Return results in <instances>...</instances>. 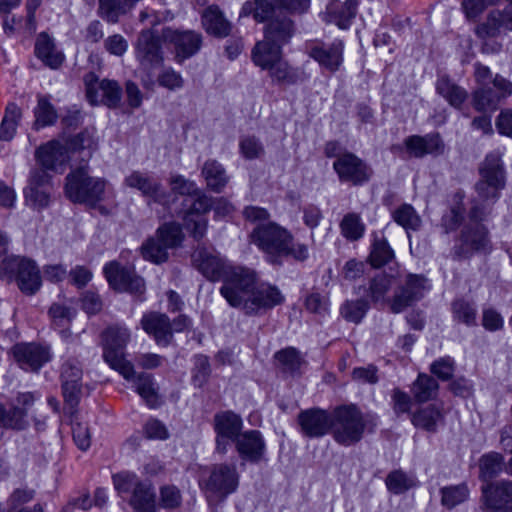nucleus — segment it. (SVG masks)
<instances>
[{"label": "nucleus", "mask_w": 512, "mask_h": 512, "mask_svg": "<svg viewBox=\"0 0 512 512\" xmlns=\"http://www.w3.org/2000/svg\"><path fill=\"white\" fill-rule=\"evenodd\" d=\"M302 432L311 438L322 437L331 431V415L325 410L309 409L298 416Z\"/></svg>", "instance_id": "nucleus-23"}, {"label": "nucleus", "mask_w": 512, "mask_h": 512, "mask_svg": "<svg viewBox=\"0 0 512 512\" xmlns=\"http://www.w3.org/2000/svg\"><path fill=\"white\" fill-rule=\"evenodd\" d=\"M86 97L92 105L103 104L109 108H116L122 98V89L114 80L99 78L92 72L84 76Z\"/></svg>", "instance_id": "nucleus-12"}, {"label": "nucleus", "mask_w": 512, "mask_h": 512, "mask_svg": "<svg viewBox=\"0 0 512 512\" xmlns=\"http://www.w3.org/2000/svg\"><path fill=\"white\" fill-rule=\"evenodd\" d=\"M386 486L390 492L401 494L416 486V479L402 470H394L387 475Z\"/></svg>", "instance_id": "nucleus-48"}, {"label": "nucleus", "mask_w": 512, "mask_h": 512, "mask_svg": "<svg viewBox=\"0 0 512 512\" xmlns=\"http://www.w3.org/2000/svg\"><path fill=\"white\" fill-rule=\"evenodd\" d=\"M215 430L217 432L216 444L217 450L221 453L226 452V446L229 440L240 435L242 428L241 418L232 412H222L215 416Z\"/></svg>", "instance_id": "nucleus-22"}, {"label": "nucleus", "mask_w": 512, "mask_h": 512, "mask_svg": "<svg viewBox=\"0 0 512 512\" xmlns=\"http://www.w3.org/2000/svg\"><path fill=\"white\" fill-rule=\"evenodd\" d=\"M138 0H99V10L103 18L115 23L120 15L131 10Z\"/></svg>", "instance_id": "nucleus-38"}, {"label": "nucleus", "mask_w": 512, "mask_h": 512, "mask_svg": "<svg viewBox=\"0 0 512 512\" xmlns=\"http://www.w3.org/2000/svg\"><path fill=\"white\" fill-rule=\"evenodd\" d=\"M106 181L89 175L85 167L77 168L66 176L65 194L75 203L95 205L103 199Z\"/></svg>", "instance_id": "nucleus-6"}, {"label": "nucleus", "mask_w": 512, "mask_h": 512, "mask_svg": "<svg viewBox=\"0 0 512 512\" xmlns=\"http://www.w3.org/2000/svg\"><path fill=\"white\" fill-rule=\"evenodd\" d=\"M193 266L208 280H222L225 285L229 274L236 268L214 250L198 247L192 254Z\"/></svg>", "instance_id": "nucleus-10"}, {"label": "nucleus", "mask_w": 512, "mask_h": 512, "mask_svg": "<svg viewBox=\"0 0 512 512\" xmlns=\"http://www.w3.org/2000/svg\"><path fill=\"white\" fill-rule=\"evenodd\" d=\"M282 9L275 2L270 3L269 0H254L244 3L240 16H252L257 22H265L270 19L275 9Z\"/></svg>", "instance_id": "nucleus-37"}, {"label": "nucleus", "mask_w": 512, "mask_h": 512, "mask_svg": "<svg viewBox=\"0 0 512 512\" xmlns=\"http://www.w3.org/2000/svg\"><path fill=\"white\" fill-rule=\"evenodd\" d=\"M201 175L207 188L215 193H221L230 180L224 166L215 159H208L204 162Z\"/></svg>", "instance_id": "nucleus-31"}, {"label": "nucleus", "mask_w": 512, "mask_h": 512, "mask_svg": "<svg viewBox=\"0 0 512 512\" xmlns=\"http://www.w3.org/2000/svg\"><path fill=\"white\" fill-rule=\"evenodd\" d=\"M161 504L164 508H177L181 505L182 497L179 489L173 485H167L160 490Z\"/></svg>", "instance_id": "nucleus-62"}, {"label": "nucleus", "mask_w": 512, "mask_h": 512, "mask_svg": "<svg viewBox=\"0 0 512 512\" xmlns=\"http://www.w3.org/2000/svg\"><path fill=\"white\" fill-rule=\"evenodd\" d=\"M210 374V364L205 356H197L195 358V368L193 372V383L195 386L201 387Z\"/></svg>", "instance_id": "nucleus-64"}, {"label": "nucleus", "mask_w": 512, "mask_h": 512, "mask_svg": "<svg viewBox=\"0 0 512 512\" xmlns=\"http://www.w3.org/2000/svg\"><path fill=\"white\" fill-rule=\"evenodd\" d=\"M0 277L8 282L15 279L19 289L27 294H35L41 286V277L36 264L25 258L10 257L0 264Z\"/></svg>", "instance_id": "nucleus-7"}, {"label": "nucleus", "mask_w": 512, "mask_h": 512, "mask_svg": "<svg viewBox=\"0 0 512 512\" xmlns=\"http://www.w3.org/2000/svg\"><path fill=\"white\" fill-rule=\"evenodd\" d=\"M112 481L119 496H130L129 504L136 512H156L155 491L151 483L142 481L129 471L114 474Z\"/></svg>", "instance_id": "nucleus-5"}, {"label": "nucleus", "mask_w": 512, "mask_h": 512, "mask_svg": "<svg viewBox=\"0 0 512 512\" xmlns=\"http://www.w3.org/2000/svg\"><path fill=\"white\" fill-rule=\"evenodd\" d=\"M35 55L51 69H58L65 59L64 54L56 48L54 40L45 32L37 36Z\"/></svg>", "instance_id": "nucleus-28"}, {"label": "nucleus", "mask_w": 512, "mask_h": 512, "mask_svg": "<svg viewBox=\"0 0 512 512\" xmlns=\"http://www.w3.org/2000/svg\"><path fill=\"white\" fill-rule=\"evenodd\" d=\"M142 328L152 335L160 345H167L172 338V326L169 318L160 313L145 314L141 320Z\"/></svg>", "instance_id": "nucleus-26"}, {"label": "nucleus", "mask_w": 512, "mask_h": 512, "mask_svg": "<svg viewBox=\"0 0 512 512\" xmlns=\"http://www.w3.org/2000/svg\"><path fill=\"white\" fill-rule=\"evenodd\" d=\"M356 8L355 0L332 1L326 8L324 20L336 24L341 29H347L356 15Z\"/></svg>", "instance_id": "nucleus-30"}, {"label": "nucleus", "mask_w": 512, "mask_h": 512, "mask_svg": "<svg viewBox=\"0 0 512 512\" xmlns=\"http://www.w3.org/2000/svg\"><path fill=\"white\" fill-rule=\"evenodd\" d=\"M24 195L26 201L37 208L46 207L49 203V193L47 191V187H26L24 189Z\"/></svg>", "instance_id": "nucleus-60"}, {"label": "nucleus", "mask_w": 512, "mask_h": 512, "mask_svg": "<svg viewBox=\"0 0 512 512\" xmlns=\"http://www.w3.org/2000/svg\"><path fill=\"white\" fill-rule=\"evenodd\" d=\"M392 285V277L380 274L377 275L370 284V294L373 300L378 301L382 299L388 292Z\"/></svg>", "instance_id": "nucleus-59"}, {"label": "nucleus", "mask_w": 512, "mask_h": 512, "mask_svg": "<svg viewBox=\"0 0 512 512\" xmlns=\"http://www.w3.org/2000/svg\"><path fill=\"white\" fill-rule=\"evenodd\" d=\"M34 113L36 117L34 126L36 129L53 125L57 120V112L46 97H39Z\"/></svg>", "instance_id": "nucleus-50"}, {"label": "nucleus", "mask_w": 512, "mask_h": 512, "mask_svg": "<svg viewBox=\"0 0 512 512\" xmlns=\"http://www.w3.org/2000/svg\"><path fill=\"white\" fill-rule=\"evenodd\" d=\"M130 340V332L126 327H109L104 333L105 361L117 370L125 379H130L134 373V366L123 358L122 349Z\"/></svg>", "instance_id": "nucleus-9"}, {"label": "nucleus", "mask_w": 512, "mask_h": 512, "mask_svg": "<svg viewBox=\"0 0 512 512\" xmlns=\"http://www.w3.org/2000/svg\"><path fill=\"white\" fill-rule=\"evenodd\" d=\"M228 304L247 315L271 309L284 301L280 290L268 283H257L256 272L250 268H236L220 288Z\"/></svg>", "instance_id": "nucleus-1"}, {"label": "nucleus", "mask_w": 512, "mask_h": 512, "mask_svg": "<svg viewBox=\"0 0 512 512\" xmlns=\"http://www.w3.org/2000/svg\"><path fill=\"white\" fill-rule=\"evenodd\" d=\"M134 374L135 372L129 380H133L136 392L143 398L149 407H156L158 405V394L154 386L153 377L146 373H140L134 377Z\"/></svg>", "instance_id": "nucleus-39"}, {"label": "nucleus", "mask_w": 512, "mask_h": 512, "mask_svg": "<svg viewBox=\"0 0 512 512\" xmlns=\"http://www.w3.org/2000/svg\"><path fill=\"white\" fill-rule=\"evenodd\" d=\"M26 411L22 408L14 407L7 410L0 403V427L21 430L27 426Z\"/></svg>", "instance_id": "nucleus-47"}, {"label": "nucleus", "mask_w": 512, "mask_h": 512, "mask_svg": "<svg viewBox=\"0 0 512 512\" xmlns=\"http://www.w3.org/2000/svg\"><path fill=\"white\" fill-rule=\"evenodd\" d=\"M474 227L466 228L462 233V242L466 246V250H479L487 244V231L483 225L476 220Z\"/></svg>", "instance_id": "nucleus-42"}, {"label": "nucleus", "mask_w": 512, "mask_h": 512, "mask_svg": "<svg viewBox=\"0 0 512 512\" xmlns=\"http://www.w3.org/2000/svg\"><path fill=\"white\" fill-rule=\"evenodd\" d=\"M393 220L406 231H417L421 227L422 220L414 207L410 204H402L392 213Z\"/></svg>", "instance_id": "nucleus-40"}, {"label": "nucleus", "mask_w": 512, "mask_h": 512, "mask_svg": "<svg viewBox=\"0 0 512 512\" xmlns=\"http://www.w3.org/2000/svg\"><path fill=\"white\" fill-rule=\"evenodd\" d=\"M436 90L454 108H460L466 101L468 94L466 90L448 77H440L436 83Z\"/></svg>", "instance_id": "nucleus-35"}, {"label": "nucleus", "mask_w": 512, "mask_h": 512, "mask_svg": "<svg viewBox=\"0 0 512 512\" xmlns=\"http://www.w3.org/2000/svg\"><path fill=\"white\" fill-rule=\"evenodd\" d=\"M376 426L377 417L366 416L353 404L336 407L331 413V433L340 445L351 446L358 443L364 435L366 426Z\"/></svg>", "instance_id": "nucleus-4"}, {"label": "nucleus", "mask_w": 512, "mask_h": 512, "mask_svg": "<svg viewBox=\"0 0 512 512\" xmlns=\"http://www.w3.org/2000/svg\"><path fill=\"white\" fill-rule=\"evenodd\" d=\"M104 274L109 285L116 291L129 292L142 296L146 290L144 279L134 270L122 267L118 262L111 261L104 266Z\"/></svg>", "instance_id": "nucleus-13"}, {"label": "nucleus", "mask_w": 512, "mask_h": 512, "mask_svg": "<svg viewBox=\"0 0 512 512\" xmlns=\"http://www.w3.org/2000/svg\"><path fill=\"white\" fill-rule=\"evenodd\" d=\"M486 505L494 510L512 508V482H500L482 488Z\"/></svg>", "instance_id": "nucleus-27"}, {"label": "nucleus", "mask_w": 512, "mask_h": 512, "mask_svg": "<svg viewBox=\"0 0 512 512\" xmlns=\"http://www.w3.org/2000/svg\"><path fill=\"white\" fill-rule=\"evenodd\" d=\"M333 169L341 182L355 186L368 182L373 174L371 167L352 152L336 159L333 162Z\"/></svg>", "instance_id": "nucleus-14"}, {"label": "nucleus", "mask_w": 512, "mask_h": 512, "mask_svg": "<svg viewBox=\"0 0 512 512\" xmlns=\"http://www.w3.org/2000/svg\"><path fill=\"white\" fill-rule=\"evenodd\" d=\"M294 24L287 17L272 18L264 31V38L281 47L287 44L294 35Z\"/></svg>", "instance_id": "nucleus-33"}, {"label": "nucleus", "mask_w": 512, "mask_h": 512, "mask_svg": "<svg viewBox=\"0 0 512 512\" xmlns=\"http://www.w3.org/2000/svg\"><path fill=\"white\" fill-rule=\"evenodd\" d=\"M141 254L144 259L155 263L160 264L168 259V248L161 243L158 239H148L141 246Z\"/></svg>", "instance_id": "nucleus-51"}, {"label": "nucleus", "mask_w": 512, "mask_h": 512, "mask_svg": "<svg viewBox=\"0 0 512 512\" xmlns=\"http://www.w3.org/2000/svg\"><path fill=\"white\" fill-rule=\"evenodd\" d=\"M18 365L26 371H38L52 358L50 348L35 343H20L12 349Z\"/></svg>", "instance_id": "nucleus-17"}, {"label": "nucleus", "mask_w": 512, "mask_h": 512, "mask_svg": "<svg viewBox=\"0 0 512 512\" xmlns=\"http://www.w3.org/2000/svg\"><path fill=\"white\" fill-rule=\"evenodd\" d=\"M158 83L169 90H176L183 87L184 81L178 72L172 68H166L158 75Z\"/></svg>", "instance_id": "nucleus-61"}, {"label": "nucleus", "mask_w": 512, "mask_h": 512, "mask_svg": "<svg viewBox=\"0 0 512 512\" xmlns=\"http://www.w3.org/2000/svg\"><path fill=\"white\" fill-rule=\"evenodd\" d=\"M368 309V302L365 300L358 299L346 301L341 306L340 313L345 320L358 324L362 321Z\"/></svg>", "instance_id": "nucleus-52"}, {"label": "nucleus", "mask_w": 512, "mask_h": 512, "mask_svg": "<svg viewBox=\"0 0 512 512\" xmlns=\"http://www.w3.org/2000/svg\"><path fill=\"white\" fill-rule=\"evenodd\" d=\"M273 82L293 84L297 81L296 71L283 56L266 69Z\"/></svg>", "instance_id": "nucleus-46"}, {"label": "nucleus", "mask_w": 512, "mask_h": 512, "mask_svg": "<svg viewBox=\"0 0 512 512\" xmlns=\"http://www.w3.org/2000/svg\"><path fill=\"white\" fill-rule=\"evenodd\" d=\"M441 494L442 504L447 508H453L468 498L469 490L465 484H460L442 488Z\"/></svg>", "instance_id": "nucleus-55"}, {"label": "nucleus", "mask_w": 512, "mask_h": 512, "mask_svg": "<svg viewBox=\"0 0 512 512\" xmlns=\"http://www.w3.org/2000/svg\"><path fill=\"white\" fill-rule=\"evenodd\" d=\"M202 24L208 34L218 38H224L231 32V23L215 5L209 6L203 11Z\"/></svg>", "instance_id": "nucleus-32"}, {"label": "nucleus", "mask_w": 512, "mask_h": 512, "mask_svg": "<svg viewBox=\"0 0 512 512\" xmlns=\"http://www.w3.org/2000/svg\"><path fill=\"white\" fill-rule=\"evenodd\" d=\"M505 187V171L499 152L488 154L480 167V179L475 185L477 196L469 212L471 220L482 221L487 208L496 202Z\"/></svg>", "instance_id": "nucleus-3"}, {"label": "nucleus", "mask_w": 512, "mask_h": 512, "mask_svg": "<svg viewBox=\"0 0 512 512\" xmlns=\"http://www.w3.org/2000/svg\"><path fill=\"white\" fill-rule=\"evenodd\" d=\"M236 448L243 460L258 462L264 455L265 442L259 431L251 430L237 437Z\"/></svg>", "instance_id": "nucleus-25"}, {"label": "nucleus", "mask_w": 512, "mask_h": 512, "mask_svg": "<svg viewBox=\"0 0 512 512\" xmlns=\"http://www.w3.org/2000/svg\"><path fill=\"white\" fill-rule=\"evenodd\" d=\"M405 146L411 156L420 158L426 154L440 153L444 145L438 134L413 135L405 139Z\"/></svg>", "instance_id": "nucleus-29"}, {"label": "nucleus", "mask_w": 512, "mask_h": 512, "mask_svg": "<svg viewBox=\"0 0 512 512\" xmlns=\"http://www.w3.org/2000/svg\"><path fill=\"white\" fill-rule=\"evenodd\" d=\"M21 117V109L15 103H9L0 125V138L2 140L9 141L14 137Z\"/></svg>", "instance_id": "nucleus-41"}, {"label": "nucleus", "mask_w": 512, "mask_h": 512, "mask_svg": "<svg viewBox=\"0 0 512 512\" xmlns=\"http://www.w3.org/2000/svg\"><path fill=\"white\" fill-rule=\"evenodd\" d=\"M84 148L81 134L63 143L59 139L48 141L35 151V159L39 166L46 170L62 173L70 159V151Z\"/></svg>", "instance_id": "nucleus-8"}, {"label": "nucleus", "mask_w": 512, "mask_h": 512, "mask_svg": "<svg viewBox=\"0 0 512 512\" xmlns=\"http://www.w3.org/2000/svg\"><path fill=\"white\" fill-rule=\"evenodd\" d=\"M239 484V475L234 465H215L208 478L201 481L209 499H224L236 491Z\"/></svg>", "instance_id": "nucleus-11"}, {"label": "nucleus", "mask_w": 512, "mask_h": 512, "mask_svg": "<svg viewBox=\"0 0 512 512\" xmlns=\"http://www.w3.org/2000/svg\"><path fill=\"white\" fill-rule=\"evenodd\" d=\"M136 59L144 70L162 64L163 55L159 39L151 30L141 32L136 45Z\"/></svg>", "instance_id": "nucleus-21"}, {"label": "nucleus", "mask_w": 512, "mask_h": 512, "mask_svg": "<svg viewBox=\"0 0 512 512\" xmlns=\"http://www.w3.org/2000/svg\"><path fill=\"white\" fill-rule=\"evenodd\" d=\"M49 315L56 325L63 326L75 317L76 310L60 303H54L49 309Z\"/></svg>", "instance_id": "nucleus-58"}, {"label": "nucleus", "mask_w": 512, "mask_h": 512, "mask_svg": "<svg viewBox=\"0 0 512 512\" xmlns=\"http://www.w3.org/2000/svg\"><path fill=\"white\" fill-rule=\"evenodd\" d=\"M393 257V250L385 239H377L374 241L372 251L370 253V262L374 267H381L385 265Z\"/></svg>", "instance_id": "nucleus-57"}, {"label": "nucleus", "mask_w": 512, "mask_h": 512, "mask_svg": "<svg viewBox=\"0 0 512 512\" xmlns=\"http://www.w3.org/2000/svg\"><path fill=\"white\" fill-rule=\"evenodd\" d=\"M340 229L346 239L355 241L363 236L365 225L358 214L348 213L343 217Z\"/></svg>", "instance_id": "nucleus-49"}, {"label": "nucleus", "mask_w": 512, "mask_h": 512, "mask_svg": "<svg viewBox=\"0 0 512 512\" xmlns=\"http://www.w3.org/2000/svg\"><path fill=\"white\" fill-rule=\"evenodd\" d=\"M437 390V381L425 374H420L412 387L413 396L418 402H426L432 399L436 395Z\"/></svg>", "instance_id": "nucleus-43"}, {"label": "nucleus", "mask_w": 512, "mask_h": 512, "mask_svg": "<svg viewBox=\"0 0 512 512\" xmlns=\"http://www.w3.org/2000/svg\"><path fill=\"white\" fill-rule=\"evenodd\" d=\"M475 31L481 39L495 37L505 31H512V5L505 7L502 11H491L486 21L478 25Z\"/></svg>", "instance_id": "nucleus-24"}, {"label": "nucleus", "mask_w": 512, "mask_h": 512, "mask_svg": "<svg viewBox=\"0 0 512 512\" xmlns=\"http://www.w3.org/2000/svg\"><path fill=\"white\" fill-rule=\"evenodd\" d=\"M499 96L491 88L482 86L474 91L472 104L478 111H494L496 110L499 102Z\"/></svg>", "instance_id": "nucleus-45"}, {"label": "nucleus", "mask_w": 512, "mask_h": 512, "mask_svg": "<svg viewBox=\"0 0 512 512\" xmlns=\"http://www.w3.org/2000/svg\"><path fill=\"white\" fill-rule=\"evenodd\" d=\"M503 456L497 452L483 455L480 459V474L484 480L497 476L503 469Z\"/></svg>", "instance_id": "nucleus-53"}, {"label": "nucleus", "mask_w": 512, "mask_h": 512, "mask_svg": "<svg viewBox=\"0 0 512 512\" xmlns=\"http://www.w3.org/2000/svg\"><path fill=\"white\" fill-rule=\"evenodd\" d=\"M162 39L173 44L176 51V58L179 61L187 59L198 52L202 45V36L194 31H179L171 27L162 30Z\"/></svg>", "instance_id": "nucleus-16"}, {"label": "nucleus", "mask_w": 512, "mask_h": 512, "mask_svg": "<svg viewBox=\"0 0 512 512\" xmlns=\"http://www.w3.org/2000/svg\"><path fill=\"white\" fill-rule=\"evenodd\" d=\"M240 151L246 159H255L263 154L262 144L255 137H245L240 141Z\"/></svg>", "instance_id": "nucleus-63"}, {"label": "nucleus", "mask_w": 512, "mask_h": 512, "mask_svg": "<svg viewBox=\"0 0 512 512\" xmlns=\"http://www.w3.org/2000/svg\"><path fill=\"white\" fill-rule=\"evenodd\" d=\"M282 56V47L265 38L257 42L252 50L254 64L263 70H266Z\"/></svg>", "instance_id": "nucleus-34"}, {"label": "nucleus", "mask_w": 512, "mask_h": 512, "mask_svg": "<svg viewBox=\"0 0 512 512\" xmlns=\"http://www.w3.org/2000/svg\"><path fill=\"white\" fill-rule=\"evenodd\" d=\"M275 358L278 361L281 368L290 373H294L301 367L303 360L299 355V352L292 347L283 349L275 354Z\"/></svg>", "instance_id": "nucleus-56"}, {"label": "nucleus", "mask_w": 512, "mask_h": 512, "mask_svg": "<svg viewBox=\"0 0 512 512\" xmlns=\"http://www.w3.org/2000/svg\"><path fill=\"white\" fill-rule=\"evenodd\" d=\"M343 42L336 40L329 46L320 42L306 43V53L314 59L322 68L336 72L343 62Z\"/></svg>", "instance_id": "nucleus-18"}, {"label": "nucleus", "mask_w": 512, "mask_h": 512, "mask_svg": "<svg viewBox=\"0 0 512 512\" xmlns=\"http://www.w3.org/2000/svg\"><path fill=\"white\" fill-rule=\"evenodd\" d=\"M127 188L137 190L141 195L154 202H162L165 197L162 184L149 173L133 170L124 178Z\"/></svg>", "instance_id": "nucleus-20"}, {"label": "nucleus", "mask_w": 512, "mask_h": 512, "mask_svg": "<svg viewBox=\"0 0 512 512\" xmlns=\"http://www.w3.org/2000/svg\"><path fill=\"white\" fill-rule=\"evenodd\" d=\"M443 419L441 409L436 405H429L412 414L411 421L415 427L426 431H436L437 424Z\"/></svg>", "instance_id": "nucleus-36"}, {"label": "nucleus", "mask_w": 512, "mask_h": 512, "mask_svg": "<svg viewBox=\"0 0 512 512\" xmlns=\"http://www.w3.org/2000/svg\"><path fill=\"white\" fill-rule=\"evenodd\" d=\"M157 237L166 248L172 249L180 245L183 240V233L179 224L166 223L158 228Z\"/></svg>", "instance_id": "nucleus-54"}, {"label": "nucleus", "mask_w": 512, "mask_h": 512, "mask_svg": "<svg viewBox=\"0 0 512 512\" xmlns=\"http://www.w3.org/2000/svg\"><path fill=\"white\" fill-rule=\"evenodd\" d=\"M61 382L65 402L75 407L82 392L83 368L75 357L67 358L61 368Z\"/></svg>", "instance_id": "nucleus-15"}, {"label": "nucleus", "mask_w": 512, "mask_h": 512, "mask_svg": "<svg viewBox=\"0 0 512 512\" xmlns=\"http://www.w3.org/2000/svg\"><path fill=\"white\" fill-rule=\"evenodd\" d=\"M430 289L428 280L422 275H407L405 285L395 295L391 304V309L395 313L411 305L413 302L423 297L424 293Z\"/></svg>", "instance_id": "nucleus-19"}, {"label": "nucleus", "mask_w": 512, "mask_h": 512, "mask_svg": "<svg viewBox=\"0 0 512 512\" xmlns=\"http://www.w3.org/2000/svg\"><path fill=\"white\" fill-rule=\"evenodd\" d=\"M454 321L467 326L476 325L477 309L473 303L464 299H457L451 305Z\"/></svg>", "instance_id": "nucleus-44"}, {"label": "nucleus", "mask_w": 512, "mask_h": 512, "mask_svg": "<svg viewBox=\"0 0 512 512\" xmlns=\"http://www.w3.org/2000/svg\"><path fill=\"white\" fill-rule=\"evenodd\" d=\"M251 239L271 264H281L282 258L288 256L297 261H305L309 257L308 246L295 243L293 235L275 222L258 224Z\"/></svg>", "instance_id": "nucleus-2"}]
</instances>
